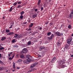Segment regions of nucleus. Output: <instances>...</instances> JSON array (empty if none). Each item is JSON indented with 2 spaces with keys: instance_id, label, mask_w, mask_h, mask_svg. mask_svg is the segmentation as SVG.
I'll return each mask as SVG.
<instances>
[{
  "instance_id": "nucleus-1",
  "label": "nucleus",
  "mask_w": 73,
  "mask_h": 73,
  "mask_svg": "<svg viewBox=\"0 0 73 73\" xmlns=\"http://www.w3.org/2000/svg\"><path fill=\"white\" fill-rule=\"evenodd\" d=\"M31 56L30 55H27L26 56V59L27 60H24L23 61V64H28L30 62H31Z\"/></svg>"
},
{
  "instance_id": "nucleus-2",
  "label": "nucleus",
  "mask_w": 73,
  "mask_h": 73,
  "mask_svg": "<svg viewBox=\"0 0 73 73\" xmlns=\"http://www.w3.org/2000/svg\"><path fill=\"white\" fill-rule=\"evenodd\" d=\"M37 64L36 63H35L33 64H32L30 67V68L31 69L29 70L28 73H31V72H33V71H35V70H36V68L33 69V68H34L35 66H36V65Z\"/></svg>"
},
{
  "instance_id": "nucleus-3",
  "label": "nucleus",
  "mask_w": 73,
  "mask_h": 73,
  "mask_svg": "<svg viewBox=\"0 0 73 73\" xmlns=\"http://www.w3.org/2000/svg\"><path fill=\"white\" fill-rule=\"evenodd\" d=\"M57 62H59V66H61L62 64H65V61L64 60H57Z\"/></svg>"
},
{
  "instance_id": "nucleus-4",
  "label": "nucleus",
  "mask_w": 73,
  "mask_h": 73,
  "mask_svg": "<svg viewBox=\"0 0 73 73\" xmlns=\"http://www.w3.org/2000/svg\"><path fill=\"white\" fill-rule=\"evenodd\" d=\"M73 9L72 10L71 12L70 13V14L68 16V18L69 19H72V17H73Z\"/></svg>"
},
{
  "instance_id": "nucleus-5",
  "label": "nucleus",
  "mask_w": 73,
  "mask_h": 73,
  "mask_svg": "<svg viewBox=\"0 0 73 73\" xmlns=\"http://www.w3.org/2000/svg\"><path fill=\"white\" fill-rule=\"evenodd\" d=\"M55 34L57 36H62L63 35V34L62 33H60V32L57 31L55 33Z\"/></svg>"
},
{
  "instance_id": "nucleus-6",
  "label": "nucleus",
  "mask_w": 73,
  "mask_h": 73,
  "mask_svg": "<svg viewBox=\"0 0 73 73\" xmlns=\"http://www.w3.org/2000/svg\"><path fill=\"white\" fill-rule=\"evenodd\" d=\"M14 37L15 38H18V39H20V38H21V36L20 35H18L17 34H15V35H14Z\"/></svg>"
},
{
  "instance_id": "nucleus-7",
  "label": "nucleus",
  "mask_w": 73,
  "mask_h": 73,
  "mask_svg": "<svg viewBox=\"0 0 73 73\" xmlns=\"http://www.w3.org/2000/svg\"><path fill=\"white\" fill-rule=\"evenodd\" d=\"M27 52H28V49H27V48H25L23 49V51H22L21 52L22 53H23L24 54H25L26 53H27Z\"/></svg>"
},
{
  "instance_id": "nucleus-8",
  "label": "nucleus",
  "mask_w": 73,
  "mask_h": 73,
  "mask_svg": "<svg viewBox=\"0 0 73 73\" xmlns=\"http://www.w3.org/2000/svg\"><path fill=\"white\" fill-rule=\"evenodd\" d=\"M73 38H70L67 40V44H69L70 43L71 41L72 40Z\"/></svg>"
},
{
  "instance_id": "nucleus-9",
  "label": "nucleus",
  "mask_w": 73,
  "mask_h": 73,
  "mask_svg": "<svg viewBox=\"0 0 73 73\" xmlns=\"http://www.w3.org/2000/svg\"><path fill=\"white\" fill-rule=\"evenodd\" d=\"M24 54H24V53H22V52H21L20 53V56L21 58H25V57H24Z\"/></svg>"
},
{
  "instance_id": "nucleus-10",
  "label": "nucleus",
  "mask_w": 73,
  "mask_h": 73,
  "mask_svg": "<svg viewBox=\"0 0 73 73\" xmlns=\"http://www.w3.org/2000/svg\"><path fill=\"white\" fill-rule=\"evenodd\" d=\"M44 48H45V46H41L39 48V50L40 51H41V50H42V49H44Z\"/></svg>"
},
{
  "instance_id": "nucleus-11",
  "label": "nucleus",
  "mask_w": 73,
  "mask_h": 73,
  "mask_svg": "<svg viewBox=\"0 0 73 73\" xmlns=\"http://www.w3.org/2000/svg\"><path fill=\"white\" fill-rule=\"evenodd\" d=\"M14 34V33L13 32H9V33H8L7 34V35H13Z\"/></svg>"
},
{
  "instance_id": "nucleus-12",
  "label": "nucleus",
  "mask_w": 73,
  "mask_h": 73,
  "mask_svg": "<svg viewBox=\"0 0 73 73\" xmlns=\"http://www.w3.org/2000/svg\"><path fill=\"white\" fill-rule=\"evenodd\" d=\"M41 0H38V5L40 6V4L41 3Z\"/></svg>"
},
{
  "instance_id": "nucleus-13",
  "label": "nucleus",
  "mask_w": 73,
  "mask_h": 73,
  "mask_svg": "<svg viewBox=\"0 0 73 73\" xmlns=\"http://www.w3.org/2000/svg\"><path fill=\"white\" fill-rule=\"evenodd\" d=\"M6 38H7V37L5 36H3L2 37V38L1 39V40L2 41H4V40H5V39H6Z\"/></svg>"
},
{
  "instance_id": "nucleus-14",
  "label": "nucleus",
  "mask_w": 73,
  "mask_h": 73,
  "mask_svg": "<svg viewBox=\"0 0 73 73\" xmlns=\"http://www.w3.org/2000/svg\"><path fill=\"white\" fill-rule=\"evenodd\" d=\"M35 13V14L33 15L32 16L33 18H34V19H35V18H36V17H37V15L36 14V13Z\"/></svg>"
},
{
  "instance_id": "nucleus-15",
  "label": "nucleus",
  "mask_w": 73,
  "mask_h": 73,
  "mask_svg": "<svg viewBox=\"0 0 73 73\" xmlns=\"http://www.w3.org/2000/svg\"><path fill=\"white\" fill-rule=\"evenodd\" d=\"M33 25V23H31V24L29 25V28H32Z\"/></svg>"
},
{
  "instance_id": "nucleus-16",
  "label": "nucleus",
  "mask_w": 73,
  "mask_h": 73,
  "mask_svg": "<svg viewBox=\"0 0 73 73\" xmlns=\"http://www.w3.org/2000/svg\"><path fill=\"white\" fill-rule=\"evenodd\" d=\"M61 44L60 43V41L58 42L57 43V46H60Z\"/></svg>"
},
{
  "instance_id": "nucleus-17",
  "label": "nucleus",
  "mask_w": 73,
  "mask_h": 73,
  "mask_svg": "<svg viewBox=\"0 0 73 73\" xmlns=\"http://www.w3.org/2000/svg\"><path fill=\"white\" fill-rule=\"evenodd\" d=\"M11 42H12V43H15V42H16V41L15 40V39H13L12 40Z\"/></svg>"
},
{
  "instance_id": "nucleus-18",
  "label": "nucleus",
  "mask_w": 73,
  "mask_h": 73,
  "mask_svg": "<svg viewBox=\"0 0 73 73\" xmlns=\"http://www.w3.org/2000/svg\"><path fill=\"white\" fill-rule=\"evenodd\" d=\"M24 13H25V12L24 11H22L20 13V14L21 15H23Z\"/></svg>"
},
{
  "instance_id": "nucleus-19",
  "label": "nucleus",
  "mask_w": 73,
  "mask_h": 73,
  "mask_svg": "<svg viewBox=\"0 0 73 73\" xmlns=\"http://www.w3.org/2000/svg\"><path fill=\"white\" fill-rule=\"evenodd\" d=\"M3 49H4L3 50ZM0 50H2V52H3L4 50V47H1L0 48Z\"/></svg>"
},
{
  "instance_id": "nucleus-20",
  "label": "nucleus",
  "mask_w": 73,
  "mask_h": 73,
  "mask_svg": "<svg viewBox=\"0 0 73 73\" xmlns=\"http://www.w3.org/2000/svg\"><path fill=\"white\" fill-rule=\"evenodd\" d=\"M22 7V6L21 5H19L17 6V8H21Z\"/></svg>"
},
{
  "instance_id": "nucleus-21",
  "label": "nucleus",
  "mask_w": 73,
  "mask_h": 73,
  "mask_svg": "<svg viewBox=\"0 0 73 73\" xmlns=\"http://www.w3.org/2000/svg\"><path fill=\"white\" fill-rule=\"evenodd\" d=\"M13 68L14 69H15L16 68V66H15V63L13 62Z\"/></svg>"
},
{
  "instance_id": "nucleus-22",
  "label": "nucleus",
  "mask_w": 73,
  "mask_h": 73,
  "mask_svg": "<svg viewBox=\"0 0 73 73\" xmlns=\"http://www.w3.org/2000/svg\"><path fill=\"white\" fill-rule=\"evenodd\" d=\"M31 41H29L27 43V45H31Z\"/></svg>"
},
{
  "instance_id": "nucleus-23",
  "label": "nucleus",
  "mask_w": 73,
  "mask_h": 73,
  "mask_svg": "<svg viewBox=\"0 0 73 73\" xmlns=\"http://www.w3.org/2000/svg\"><path fill=\"white\" fill-rule=\"evenodd\" d=\"M13 9V8H12V7H11L9 10V11L11 12L12 11V9Z\"/></svg>"
},
{
  "instance_id": "nucleus-24",
  "label": "nucleus",
  "mask_w": 73,
  "mask_h": 73,
  "mask_svg": "<svg viewBox=\"0 0 73 73\" xmlns=\"http://www.w3.org/2000/svg\"><path fill=\"white\" fill-rule=\"evenodd\" d=\"M51 32H49V33H48L47 34V36H50V35H51Z\"/></svg>"
},
{
  "instance_id": "nucleus-25",
  "label": "nucleus",
  "mask_w": 73,
  "mask_h": 73,
  "mask_svg": "<svg viewBox=\"0 0 73 73\" xmlns=\"http://www.w3.org/2000/svg\"><path fill=\"white\" fill-rule=\"evenodd\" d=\"M10 32V30H9V29H7L6 30V32L7 33H9Z\"/></svg>"
},
{
  "instance_id": "nucleus-26",
  "label": "nucleus",
  "mask_w": 73,
  "mask_h": 73,
  "mask_svg": "<svg viewBox=\"0 0 73 73\" xmlns=\"http://www.w3.org/2000/svg\"><path fill=\"white\" fill-rule=\"evenodd\" d=\"M67 67V66H66V65H64L62 66V67L63 68H65V67Z\"/></svg>"
},
{
  "instance_id": "nucleus-27",
  "label": "nucleus",
  "mask_w": 73,
  "mask_h": 73,
  "mask_svg": "<svg viewBox=\"0 0 73 73\" xmlns=\"http://www.w3.org/2000/svg\"><path fill=\"white\" fill-rule=\"evenodd\" d=\"M69 47V45L68 44H66L65 46V48L67 49Z\"/></svg>"
},
{
  "instance_id": "nucleus-28",
  "label": "nucleus",
  "mask_w": 73,
  "mask_h": 73,
  "mask_svg": "<svg viewBox=\"0 0 73 73\" xmlns=\"http://www.w3.org/2000/svg\"><path fill=\"white\" fill-rule=\"evenodd\" d=\"M18 61L19 62H22V59L18 60Z\"/></svg>"
},
{
  "instance_id": "nucleus-29",
  "label": "nucleus",
  "mask_w": 73,
  "mask_h": 73,
  "mask_svg": "<svg viewBox=\"0 0 73 73\" xmlns=\"http://www.w3.org/2000/svg\"><path fill=\"white\" fill-rule=\"evenodd\" d=\"M17 2H15V3H14L13 4V5H14V6H15V5H17Z\"/></svg>"
},
{
  "instance_id": "nucleus-30",
  "label": "nucleus",
  "mask_w": 73,
  "mask_h": 73,
  "mask_svg": "<svg viewBox=\"0 0 73 73\" xmlns=\"http://www.w3.org/2000/svg\"><path fill=\"white\" fill-rule=\"evenodd\" d=\"M20 19H23V16L21 15L20 16Z\"/></svg>"
},
{
  "instance_id": "nucleus-31",
  "label": "nucleus",
  "mask_w": 73,
  "mask_h": 73,
  "mask_svg": "<svg viewBox=\"0 0 73 73\" xmlns=\"http://www.w3.org/2000/svg\"><path fill=\"white\" fill-rule=\"evenodd\" d=\"M71 25H70L68 26V28L70 29H71Z\"/></svg>"
},
{
  "instance_id": "nucleus-32",
  "label": "nucleus",
  "mask_w": 73,
  "mask_h": 73,
  "mask_svg": "<svg viewBox=\"0 0 73 73\" xmlns=\"http://www.w3.org/2000/svg\"><path fill=\"white\" fill-rule=\"evenodd\" d=\"M54 36V35H53V34H52L51 36H50V38H51L52 39V37Z\"/></svg>"
},
{
  "instance_id": "nucleus-33",
  "label": "nucleus",
  "mask_w": 73,
  "mask_h": 73,
  "mask_svg": "<svg viewBox=\"0 0 73 73\" xmlns=\"http://www.w3.org/2000/svg\"><path fill=\"white\" fill-rule=\"evenodd\" d=\"M52 59L54 61V60L56 59V58L55 57H54Z\"/></svg>"
},
{
  "instance_id": "nucleus-34",
  "label": "nucleus",
  "mask_w": 73,
  "mask_h": 73,
  "mask_svg": "<svg viewBox=\"0 0 73 73\" xmlns=\"http://www.w3.org/2000/svg\"><path fill=\"white\" fill-rule=\"evenodd\" d=\"M54 60H53L52 59V60H51V63H53V62H54Z\"/></svg>"
},
{
  "instance_id": "nucleus-35",
  "label": "nucleus",
  "mask_w": 73,
  "mask_h": 73,
  "mask_svg": "<svg viewBox=\"0 0 73 73\" xmlns=\"http://www.w3.org/2000/svg\"><path fill=\"white\" fill-rule=\"evenodd\" d=\"M17 47H18V46L17 45H15L14 46V48H17Z\"/></svg>"
},
{
  "instance_id": "nucleus-36",
  "label": "nucleus",
  "mask_w": 73,
  "mask_h": 73,
  "mask_svg": "<svg viewBox=\"0 0 73 73\" xmlns=\"http://www.w3.org/2000/svg\"><path fill=\"white\" fill-rule=\"evenodd\" d=\"M21 2H20V1L18 2V4H21Z\"/></svg>"
},
{
  "instance_id": "nucleus-37",
  "label": "nucleus",
  "mask_w": 73,
  "mask_h": 73,
  "mask_svg": "<svg viewBox=\"0 0 73 73\" xmlns=\"http://www.w3.org/2000/svg\"><path fill=\"white\" fill-rule=\"evenodd\" d=\"M19 29H20V28H18L17 29H15V31H18L19 30Z\"/></svg>"
},
{
  "instance_id": "nucleus-38",
  "label": "nucleus",
  "mask_w": 73,
  "mask_h": 73,
  "mask_svg": "<svg viewBox=\"0 0 73 73\" xmlns=\"http://www.w3.org/2000/svg\"><path fill=\"white\" fill-rule=\"evenodd\" d=\"M3 67H0V70H3Z\"/></svg>"
},
{
  "instance_id": "nucleus-39",
  "label": "nucleus",
  "mask_w": 73,
  "mask_h": 73,
  "mask_svg": "<svg viewBox=\"0 0 73 73\" xmlns=\"http://www.w3.org/2000/svg\"><path fill=\"white\" fill-rule=\"evenodd\" d=\"M43 9H44V8H43V7H41V11H42L43 10Z\"/></svg>"
},
{
  "instance_id": "nucleus-40",
  "label": "nucleus",
  "mask_w": 73,
  "mask_h": 73,
  "mask_svg": "<svg viewBox=\"0 0 73 73\" xmlns=\"http://www.w3.org/2000/svg\"><path fill=\"white\" fill-rule=\"evenodd\" d=\"M47 37L48 39L49 40H51V39L50 37Z\"/></svg>"
},
{
  "instance_id": "nucleus-41",
  "label": "nucleus",
  "mask_w": 73,
  "mask_h": 73,
  "mask_svg": "<svg viewBox=\"0 0 73 73\" xmlns=\"http://www.w3.org/2000/svg\"><path fill=\"white\" fill-rule=\"evenodd\" d=\"M35 12H37V11H38V9H35Z\"/></svg>"
},
{
  "instance_id": "nucleus-42",
  "label": "nucleus",
  "mask_w": 73,
  "mask_h": 73,
  "mask_svg": "<svg viewBox=\"0 0 73 73\" xmlns=\"http://www.w3.org/2000/svg\"><path fill=\"white\" fill-rule=\"evenodd\" d=\"M13 26V25H11V27H9V29H11L12 28V27Z\"/></svg>"
},
{
  "instance_id": "nucleus-43",
  "label": "nucleus",
  "mask_w": 73,
  "mask_h": 73,
  "mask_svg": "<svg viewBox=\"0 0 73 73\" xmlns=\"http://www.w3.org/2000/svg\"><path fill=\"white\" fill-rule=\"evenodd\" d=\"M42 27H40L39 29V30H42Z\"/></svg>"
},
{
  "instance_id": "nucleus-44",
  "label": "nucleus",
  "mask_w": 73,
  "mask_h": 73,
  "mask_svg": "<svg viewBox=\"0 0 73 73\" xmlns=\"http://www.w3.org/2000/svg\"><path fill=\"white\" fill-rule=\"evenodd\" d=\"M45 44H47V43H48V41L46 40L45 42Z\"/></svg>"
},
{
  "instance_id": "nucleus-45",
  "label": "nucleus",
  "mask_w": 73,
  "mask_h": 73,
  "mask_svg": "<svg viewBox=\"0 0 73 73\" xmlns=\"http://www.w3.org/2000/svg\"><path fill=\"white\" fill-rule=\"evenodd\" d=\"M12 59H13L12 58L10 57L9 58V60H12Z\"/></svg>"
},
{
  "instance_id": "nucleus-46",
  "label": "nucleus",
  "mask_w": 73,
  "mask_h": 73,
  "mask_svg": "<svg viewBox=\"0 0 73 73\" xmlns=\"http://www.w3.org/2000/svg\"><path fill=\"white\" fill-rule=\"evenodd\" d=\"M44 51H45V50H47V49L45 48V47H44Z\"/></svg>"
},
{
  "instance_id": "nucleus-47",
  "label": "nucleus",
  "mask_w": 73,
  "mask_h": 73,
  "mask_svg": "<svg viewBox=\"0 0 73 73\" xmlns=\"http://www.w3.org/2000/svg\"><path fill=\"white\" fill-rule=\"evenodd\" d=\"M0 64H2L3 63V62H2V61H1V60H0Z\"/></svg>"
},
{
  "instance_id": "nucleus-48",
  "label": "nucleus",
  "mask_w": 73,
  "mask_h": 73,
  "mask_svg": "<svg viewBox=\"0 0 73 73\" xmlns=\"http://www.w3.org/2000/svg\"><path fill=\"white\" fill-rule=\"evenodd\" d=\"M8 56L9 57H10V56H11V54H8Z\"/></svg>"
},
{
  "instance_id": "nucleus-49",
  "label": "nucleus",
  "mask_w": 73,
  "mask_h": 73,
  "mask_svg": "<svg viewBox=\"0 0 73 73\" xmlns=\"http://www.w3.org/2000/svg\"><path fill=\"white\" fill-rule=\"evenodd\" d=\"M50 25H53V23H50Z\"/></svg>"
},
{
  "instance_id": "nucleus-50",
  "label": "nucleus",
  "mask_w": 73,
  "mask_h": 73,
  "mask_svg": "<svg viewBox=\"0 0 73 73\" xmlns=\"http://www.w3.org/2000/svg\"><path fill=\"white\" fill-rule=\"evenodd\" d=\"M31 28H29L28 29V30H27V31H31Z\"/></svg>"
},
{
  "instance_id": "nucleus-51",
  "label": "nucleus",
  "mask_w": 73,
  "mask_h": 73,
  "mask_svg": "<svg viewBox=\"0 0 73 73\" xmlns=\"http://www.w3.org/2000/svg\"><path fill=\"white\" fill-rule=\"evenodd\" d=\"M29 20H31V21L32 20V19H31V18H29Z\"/></svg>"
},
{
  "instance_id": "nucleus-52",
  "label": "nucleus",
  "mask_w": 73,
  "mask_h": 73,
  "mask_svg": "<svg viewBox=\"0 0 73 73\" xmlns=\"http://www.w3.org/2000/svg\"><path fill=\"white\" fill-rule=\"evenodd\" d=\"M12 53H13V52H11L10 53V55L12 54Z\"/></svg>"
},
{
  "instance_id": "nucleus-53",
  "label": "nucleus",
  "mask_w": 73,
  "mask_h": 73,
  "mask_svg": "<svg viewBox=\"0 0 73 73\" xmlns=\"http://www.w3.org/2000/svg\"><path fill=\"white\" fill-rule=\"evenodd\" d=\"M1 54H0V58H1Z\"/></svg>"
},
{
  "instance_id": "nucleus-54",
  "label": "nucleus",
  "mask_w": 73,
  "mask_h": 73,
  "mask_svg": "<svg viewBox=\"0 0 73 73\" xmlns=\"http://www.w3.org/2000/svg\"><path fill=\"white\" fill-rule=\"evenodd\" d=\"M28 22H29V23H31V21L29 20V21H28Z\"/></svg>"
},
{
  "instance_id": "nucleus-55",
  "label": "nucleus",
  "mask_w": 73,
  "mask_h": 73,
  "mask_svg": "<svg viewBox=\"0 0 73 73\" xmlns=\"http://www.w3.org/2000/svg\"><path fill=\"white\" fill-rule=\"evenodd\" d=\"M41 57L40 55H38V57Z\"/></svg>"
},
{
  "instance_id": "nucleus-56",
  "label": "nucleus",
  "mask_w": 73,
  "mask_h": 73,
  "mask_svg": "<svg viewBox=\"0 0 73 73\" xmlns=\"http://www.w3.org/2000/svg\"><path fill=\"white\" fill-rule=\"evenodd\" d=\"M5 18V16H4L3 18V20H4V19Z\"/></svg>"
},
{
  "instance_id": "nucleus-57",
  "label": "nucleus",
  "mask_w": 73,
  "mask_h": 73,
  "mask_svg": "<svg viewBox=\"0 0 73 73\" xmlns=\"http://www.w3.org/2000/svg\"><path fill=\"white\" fill-rule=\"evenodd\" d=\"M48 24V22H46V23H45V24L46 25H47V24Z\"/></svg>"
},
{
  "instance_id": "nucleus-58",
  "label": "nucleus",
  "mask_w": 73,
  "mask_h": 73,
  "mask_svg": "<svg viewBox=\"0 0 73 73\" xmlns=\"http://www.w3.org/2000/svg\"><path fill=\"white\" fill-rule=\"evenodd\" d=\"M17 69H19L20 68L19 67H17Z\"/></svg>"
},
{
  "instance_id": "nucleus-59",
  "label": "nucleus",
  "mask_w": 73,
  "mask_h": 73,
  "mask_svg": "<svg viewBox=\"0 0 73 73\" xmlns=\"http://www.w3.org/2000/svg\"><path fill=\"white\" fill-rule=\"evenodd\" d=\"M15 57V55H13L12 57V58L13 59V58Z\"/></svg>"
},
{
  "instance_id": "nucleus-60",
  "label": "nucleus",
  "mask_w": 73,
  "mask_h": 73,
  "mask_svg": "<svg viewBox=\"0 0 73 73\" xmlns=\"http://www.w3.org/2000/svg\"><path fill=\"white\" fill-rule=\"evenodd\" d=\"M71 57H73V55H71Z\"/></svg>"
},
{
  "instance_id": "nucleus-61",
  "label": "nucleus",
  "mask_w": 73,
  "mask_h": 73,
  "mask_svg": "<svg viewBox=\"0 0 73 73\" xmlns=\"http://www.w3.org/2000/svg\"><path fill=\"white\" fill-rule=\"evenodd\" d=\"M27 24V22H25L24 23V24Z\"/></svg>"
},
{
  "instance_id": "nucleus-62",
  "label": "nucleus",
  "mask_w": 73,
  "mask_h": 73,
  "mask_svg": "<svg viewBox=\"0 0 73 73\" xmlns=\"http://www.w3.org/2000/svg\"><path fill=\"white\" fill-rule=\"evenodd\" d=\"M16 56H17V57H19V54H17Z\"/></svg>"
},
{
  "instance_id": "nucleus-63",
  "label": "nucleus",
  "mask_w": 73,
  "mask_h": 73,
  "mask_svg": "<svg viewBox=\"0 0 73 73\" xmlns=\"http://www.w3.org/2000/svg\"><path fill=\"white\" fill-rule=\"evenodd\" d=\"M71 36L73 37V33L72 35Z\"/></svg>"
},
{
  "instance_id": "nucleus-64",
  "label": "nucleus",
  "mask_w": 73,
  "mask_h": 73,
  "mask_svg": "<svg viewBox=\"0 0 73 73\" xmlns=\"http://www.w3.org/2000/svg\"><path fill=\"white\" fill-rule=\"evenodd\" d=\"M8 70H6V72H8Z\"/></svg>"
}]
</instances>
